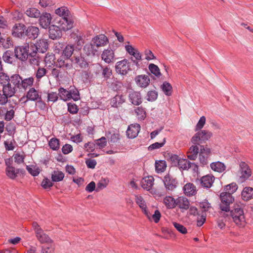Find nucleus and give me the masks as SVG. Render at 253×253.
I'll return each instance as SVG.
<instances>
[{
	"label": "nucleus",
	"mask_w": 253,
	"mask_h": 253,
	"mask_svg": "<svg viewBox=\"0 0 253 253\" xmlns=\"http://www.w3.org/2000/svg\"><path fill=\"white\" fill-rule=\"evenodd\" d=\"M220 199L221 200L219 205L220 210L223 211H229L230 205L234 201L232 195L227 192H223L220 193Z\"/></svg>",
	"instance_id": "f03ea898"
},
{
	"label": "nucleus",
	"mask_w": 253,
	"mask_h": 253,
	"mask_svg": "<svg viewBox=\"0 0 253 253\" xmlns=\"http://www.w3.org/2000/svg\"><path fill=\"white\" fill-rule=\"evenodd\" d=\"M176 206H178L181 209L187 210L189 208V202L185 197H179L176 199Z\"/></svg>",
	"instance_id": "c756f323"
},
{
	"label": "nucleus",
	"mask_w": 253,
	"mask_h": 253,
	"mask_svg": "<svg viewBox=\"0 0 253 253\" xmlns=\"http://www.w3.org/2000/svg\"><path fill=\"white\" fill-rule=\"evenodd\" d=\"M75 50L74 45L67 44L62 50L61 56H64L65 57L72 58V55H74V51Z\"/></svg>",
	"instance_id": "72a5a7b5"
},
{
	"label": "nucleus",
	"mask_w": 253,
	"mask_h": 253,
	"mask_svg": "<svg viewBox=\"0 0 253 253\" xmlns=\"http://www.w3.org/2000/svg\"><path fill=\"white\" fill-rule=\"evenodd\" d=\"M91 42L98 49L99 47L103 46L107 44L108 42V40L105 35L100 34L93 38Z\"/></svg>",
	"instance_id": "6ab92c4d"
},
{
	"label": "nucleus",
	"mask_w": 253,
	"mask_h": 253,
	"mask_svg": "<svg viewBox=\"0 0 253 253\" xmlns=\"http://www.w3.org/2000/svg\"><path fill=\"white\" fill-rule=\"evenodd\" d=\"M238 181L243 183L248 180L252 174V171L249 166L244 162H241L239 164L238 171Z\"/></svg>",
	"instance_id": "7ed1b4c3"
},
{
	"label": "nucleus",
	"mask_w": 253,
	"mask_h": 253,
	"mask_svg": "<svg viewBox=\"0 0 253 253\" xmlns=\"http://www.w3.org/2000/svg\"><path fill=\"white\" fill-rule=\"evenodd\" d=\"M19 173V169H15V167L5 168V174L7 177L11 179H14Z\"/></svg>",
	"instance_id": "4c0bfd02"
},
{
	"label": "nucleus",
	"mask_w": 253,
	"mask_h": 253,
	"mask_svg": "<svg viewBox=\"0 0 253 253\" xmlns=\"http://www.w3.org/2000/svg\"><path fill=\"white\" fill-rule=\"evenodd\" d=\"M36 45L38 47V52L43 53L46 51L48 47V43L46 40L42 39L37 42Z\"/></svg>",
	"instance_id": "c9c22d12"
},
{
	"label": "nucleus",
	"mask_w": 253,
	"mask_h": 253,
	"mask_svg": "<svg viewBox=\"0 0 253 253\" xmlns=\"http://www.w3.org/2000/svg\"><path fill=\"white\" fill-rule=\"evenodd\" d=\"M135 200L136 203L141 209L147 208L145 201L142 197L136 195L135 196Z\"/></svg>",
	"instance_id": "680f3d73"
},
{
	"label": "nucleus",
	"mask_w": 253,
	"mask_h": 253,
	"mask_svg": "<svg viewBox=\"0 0 253 253\" xmlns=\"http://www.w3.org/2000/svg\"><path fill=\"white\" fill-rule=\"evenodd\" d=\"M10 78L7 74L0 72V83L3 85L9 83Z\"/></svg>",
	"instance_id": "0e129e2a"
},
{
	"label": "nucleus",
	"mask_w": 253,
	"mask_h": 253,
	"mask_svg": "<svg viewBox=\"0 0 253 253\" xmlns=\"http://www.w3.org/2000/svg\"><path fill=\"white\" fill-rule=\"evenodd\" d=\"M58 91V95L61 99L64 101H67L71 99V92L69 91L62 87L59 88Z\"/></svg>",
	"instance_id": "79ce46f5"
},
{
	"label": "nucleus",
	"mask_w": 253,
	"mask_h": 253,
	"mask_svg": "<svg viewBox=\"0 0 253 253\" xmlns=\"http://www.w3.org/2000/svg\"><path fill=\"white\" fill-rule=\"evenodd\" d=\"M116 71L122 75H126L130 70V64L126 59H124L116 63Z\"/></svg>",
	"instance_id": "9d476101"
},
{
	"label": "nucleus",
	"mask_w": 253,
	"mask_h": 253,
	"mask_svg": "<svg viewBox=\"0 0 253 253\" xmlns=\"http://www.w3.org/2000/svg\"><path fill=\"white\" fill-rule=\"evenodd\" d=\"M55 64L56 67L64 70H71L73 68L72 58H69L64 56H60Z\"/></svg>",
	"instance_id": "0eeeda50"
},
{
	"label": "nucleus",
	"mask_w": 253,
	"mask_h": 253,
	"mask_svg": "<svg viewBox=\"0 0 253 253\" xmlns=\"http://www.w3.org/2000/svg\"><path fill=\"white\" fill-rule=\"evenodd\" d=\"M72 58L73 63L75 64L77 67L82 69H86L88 67V59L82 53H74Z\"/></svg>",
	"instance_id": "6e6552de"
},
{
	"label": "nucleus",
	"mask_w": 253,
	"mask_h": 253,
	"mask_svg": "<svg viewBox=\"0 0 253 253\" xmlns=\"http://www.w3.org/2000/svg\"><path fill=\"white\" fill-rule=\"evenodd\" d=\"M52 182L53 181H52V180L50 181V179H49L48 178L45 177L43 179L41 185H42V186L44 189L50 188V187H51L53 186Z\"/></svg>",
	"instance_id": "338daca9"
},
{
	"label": "nucleus",
	"mask_w": 253,
	"mask_h": 253,
	"mask_svg": "<svg viewBox=\"0 0 253 253\" xmlns=\"http://www.w3.org/2000/svg\"><path fill=\"white\" fill-rule=\"evenodd\" d=\"M51 19L52 17L50 13H43L39 16V20L40 26L44 29L48 28L50 26Z\"/></svg>",
	"instance_id": "dca6fc26"
},
{
	"label": "nucleus",
	"mask_w": 253,
	"mask_h": 253,
	"mask_svg": "<svg viewBox=\"0 0 253 253\" xmlns=\"http://www.w3.org/2000/svg\"><path fill=\"white\" fill-rule=\"evenodd\" d=\"M154 179L152 176L146 177L141 181L142 187L148 191L150 190L154 185Z\"/></svg>",
	"instance_id": "cd10ccee"
},
{
	"label": "nucleus",
	"mask_w": 253,
	"mask_h": 253,
	"mask_svg": "<svg viewBox=\"0 0 253 253\" xmlns=\"http://www.w3.org/2000/svg\"><path fill=\"white\" fill-rule=\"evenodd\" d=\"M74 21L72 18H61L58 21V25L61 32L67 31L73 27Z\"/></svg>",
	"instance_id": "ddd939ff"
},
{
	"label": "nucleus",
	"mask_w": 253,
	"mask_h": 253,
	"mask_svg": "<svg viewBox=\"0 0 253 253\" xmlns=\"http://www.w3.org/2000/svg\"><path fill=\"white\" fill-rule=\"evenodd\" d=\"M148 68L151 73L155 75L156 77H159L161 75L159 67L154 64H150Z\"/></svg>",
	"instance_id": "603ef678"
},
{
	"label": "nucleus",
	"mask_w": 253,
	"mask_h": 253,
	"mask_svg": "<svg viewBox=\"0 0 253 253\" xmlns=\"http://www.w3.org/2000/svg\"><path fill=\"white\" fill-rule=\"evenodd\" d=\"M13 52L11 50H6L2 56L3 61L8 63H12L13 62Z\"/></svg>",
	"instance_id": "de8ad7c7"
},
{
	"label": "nucleus",
	"mask_w": 253,
	"mask_h": 253,
	"mask_svg": "<svg viewBox=\"0 0 253 253\" xmlns=\"http://www.w3.org/2000/svg\"><path fill=\"white\" fill-rule=\"evenodd\" d=\"M26 97L29 100L35 101L41 99V95L39 94L38 90L34 87H32L27 92Z\"/></svg>",
	"instance_id": "393cba45"
},
{
	"label": "nucleus",
	"mask_w": 253,
	"mask_h": 253,
	"mask_svg": "<svg viewBox=\"0 0 253 253\" xmlns=\"http://www.w3.org/2000/svg\"><path fill=\"white\" fill-rule=\"evenodd\" d=\"M238 189V186L235 182H232L229 184L226 185L224 187L225 192L230 193L231 195L235 193Z\"/></svg>",
	"instance_id": "09e8293b"
},
{
	"label": "nucleus",
	"mask_w": 253,
	"mask_h": 253,
	"mask_svg": "<svg viewBox=\"0 0 253 253\" xmlns=\"http://www.w3.org/2000/svg\"><path fill=\"white\" fill-rule=\"evenodd\" d=\"M14 108V107L12 105H9L10 110L6 111L4 116V119L6 121H9L13 118L15 113Z\"/></svg>",
	"instance_id": "3c124183"
},
{
	"label": "nucleus",
	"mask_w": 253,
	"mask_h": 253,
	"mask_svg": "<svg viewBox=\"0 0 253 253\" xmlns=\"http://www.w3.org/2000/svg\"><path fill=\"white\" fill-rule=\"evenodd\" d=\"M34 82V78L32 77L25 78L24 79H22L20 89H24V90H26L28 88H30L33 85Z\"/></svg>",
	"instance_id": "e433bc0d"
},
{
	"label": "nucleus",
	"mask_w": 253,
	"mask_h": 253,
	"mask_svg": "<svg viewBox=\"0 0 253 253\" xmlns=\"http://www.w3.org/2000/svg\"><path fill=\"white\" fill-rule=\"evenodd\" d=\"M49 146L53 150H57L59 148V140L56 138H52L49 141Z\"/></svg>",
	"instance_id": "864d4df0"
},
{
	"label": "nucleus",
	"mask_w": 253,
	"mask_h": 253,
	"mask_svg": "<svg viewBox=\"0 0 253 253\" xmlns=\"http://www.w3.org/2000/svg\"><path fill=\"white\" fill-rule=\"evenodd\" d=\"M140 129V126L139 124L130 125L126 130V135L129 138L136 137Z\"/></svg>",
	"instance_id": "4be33fe9"
},
{
	"label": "nucleus",
	"mask_w": 253,
	"mask_h": 253,
	"mask_svg": "<svg viewBox=\"0 0 253 253\" xmlns=\"http://www.w3.org/2000/svg\"><path fill=\"white\" fill-rule=\"evenodd\" d=\"M3 93L5 94L7 97H11L13 96L16 92V88L15 87L12 86L10 83L3 85L2 89Z\"/></svg>",
	"instance_id": "c85d7f7f"
},
{
	"label": "nucleus",
	"mask_w": 253,
	"mask_h": 253,
	"mask_svg": "<svg viewBox=\"0 0 253 253\" xmlns=\"http://www.w3.org/2000/svg\"><path fill=\"white\" fill-rule=\"evenodd\" d=\"M22 78L18 74H14L10 77L9 83L15 87L16 88L20 89Z\"/></svg>",
	"instance_id": "f704fd0d"
},
{
	"label": "nucleus",
	"mask_w": 253,
	"mask_h": 253,
	"mask_svg": "<svg viewBox=\"0 0 253 253\" xmlns=\"http://www.w3.org/2000/svg\"><path fill=\"white\" fill-rule=\"evenodd\" d=\"M47 70L43 67H39L36 73V77L40 81L43 76L46 75Z\"/></svg>",
	"instance_id": "5fc2aeb1"
},
{
	"label": "nucleus",
	"mask_w": 253,
	"mask_h": 253,
	"mask_svg": "<svg viewBox=\"0 0 253 253\" xmlns=\"http://www.w3.org/2000/svg\"><path fill=\"white\" fill-rule=\"evenodd\" d=\"M200 153L199 147L197 145L191 146L187 153V158L190 160L194 161Z\"/></svg>",
	"instance_id": "a878e982"
},
{
	"label": "nucleus",
	"mask_w": 253,
	"mask_h": 253,
	"mask_svg": "<svg viewBox=\"0 0 253 253\" xmlns=\"http://www.w3.org/2000/svg\"><path fill=\"white\" fill-rule=\"evenodd\" d=\"M241 196L242 199L246 201L253 198V188L250 187L244 188L242 192Z\"/></svg>",
	"instance_id": "473e14b6"
},
{
	"label": "nucleus",
	"mask_w": 253,
	"mask_h": 253,
	"mask_svg": "<svg viewBox=\"0 0 253 253\" xmlns=\"http://www.w3.org/2000/svg\"><path fill=\"white\" fill-rule=\"evenodd\" d=\"M55 13L61 17V18H72L70 11L67 7L65 6L61 7L56 9L55 10Z\"/></svg>",
	"instance_id": "2f4dec72"
},
{
	"label": "nucleus",
	"mask_w": 253,
	"mask_h": 253,
	"mask_svg": "<svg viewBox=\"0 0 253 253\" xmlns=\"http://www.w3.org/2000/svg\"><path fill=\"white\" fill-rule=\"evenodd\" d=\"M49 37L52 40H57L62 37V33L57 25H52L48 27Z\"/></svg>",
	"instance_id": "f3484780"
},
{
	"label": "nucleus",
	"mask_w": 253,
	"mask_h": 253,
	"mask_svg": "<svg viewBox=\"0 0 253 253\" xmlns=\"http://www.w3.org/2000/svg\"><path fill=\"white\" fill-rule=\"evenodd\" d=\"M135 112L136 114L138 120L141 121L144 120L146 118V112L144 108L141 107H137L135 109Z\"/></svg>",
	"instance_id": "8fccbe9b"
},
{
	"label": "nucleus",
	"mask_w": 253,
	"mask_h": 253,
	"mask_svg": "<svg viewBox=\"0 0 253 253\" xmlns=\"http://www.w3.org/2000/svg\"><path fill=\"white\" fill-rule=\"evenodd\" d=\"M212 133L208 130H203L197 132L191 138V142L195 145H200L208 140Z\"/></svg>",
	"instance_id": "20e7f679"
},
{
	"label": "nucleus",
	"mask_w": 253,
	"mask_h": 253,
	"mask_svg": "<svg viewBox=\"0 0 253 253\" xmlns=\"http://www.w3.org/2000/svg\"><path fill=\"white\" fill-rule=\"evenodd\" d=\"M32 228L35 231L37 239L41 243H49L51 242L50 237L44 232L37 222H33Z\"/></svg>",
	"instance_id": "39448f33"
},
{
	"label": "nucleus",
	"mask_w": 253,
	"mask_h": 253,
	"mask_svg": "<svg viewBox=\"0 0 253 253\" xmlns=\"http://www.w3.org/2000/svg\"><path fill=\"white\" fill-rule=\"evenodd\" d=\"M26 26L21 23L15 24L12 27V35L13 37L25 38Z\"/></svg>",
	"instance_id": "9b49d317"
},
{
	"label": "nucleus",
	"mask_w": 253,
	"mask_h": 253,
	"mask_svg": "<svg viewBox=\"0 0 253 253\" xmlns=\"http://www.w3.org/2000/svg\"><path fill=\"white\" fill-rule=\"evenodd\" d=\"M211 149L207 146H201L199 153V161L200 163L203 165H206L208 163V158L211 154Z\"/></svg>",
	"instance_id": "f8f14e48"
},
{
	"label": "nucleus",
	"mask_w": 253,
	"mask_h": 253,
	"mask_svg": "<svg viewBox=\"0 0 253 253\" xmlns=\"http://www.w3.org/2000/svg\"><path fill=\"white\" fill-rule=\"evenodd\" d=\"M75 40V42L76 43V48L78 49V50H81L83 45L84 43V40L83 37L80 35H78L76 36V38H74Z\"/></svg>",
	"instance_id": "13d9d810"
},
{
	"label": "nucleus",
	"mask_w": 253,
	"mask_h": 253,
	"mask_svg": "<svg viewBox=\"0 0 253 253\" xmlns=\"http://www.w3.org/2000/svg\"><path fill=\"white\" fill-rule=\"evenodd\" d=\"M39 29L35 26H30L26 28L25 38L27 37L29 39L35 40L39 35Z\"/></svg>",
	"instance_id": "a211bd4d"
},
{
	"label": "nucleus",
	"mask_w": 253,
	"mask_h": 253,
	"mask_svg": "<svg viewBox=\"0 0 253 253\" xmlns=\"http://www.w3.org/2000/svg\"><path fill=\"white\" fill-rule=\"evenodd\" d=\"M64 177V174L61 171L54 170L51 173V179L53 182L62 181Z\"/></svg>",
	"instance_id": "37998d69"
},
{
	"label": "nucleus",
	"mask_w": 253,
	"mask_h": 253,
	"mask_svg": "<svg viewBox=\"0 0 253 253\" xmlns=\"http://www.w3.org/2000/svg\"><path fill=\"white\" fill-rule=\"evenodd\" d=\"M230 217H231L235 223L240 226H243L245 223V218L244 212L243 209L239 206L237 205L230 210Z\"/></svg>",
	"instance_id": "f257e3e1"
},
{
	"label": "nucleus",
	"mask_w": 253,
	"mask_h": 253,
	"mask_svg": "<svg viewBox=\"0 0 253 253\" xmlns=\"http://www.w3.org/2000/svg\"><path fill=\"white\" fill-rule=\"evenodd\" d=\"M101 58L107 63H110L113 62L115 59L114 50L110 48L105 49L102 53Z\"/></svg>",
	"instance_id": "412c9836"
},
{
	"label": "nucleus",
	"mask_w": 253,
	"mask_h": 253,
	"mask_svg": "<svg viewBox=\"0 0 253 253\" xmlns=\"http://www.w3.org/2000/svg\"><path fill=\"white\" fill-rule=\"evenodd\" d=\"M26 169L33 176H37L40 172V169L39 168H36L33 166H27Z\"/></svg>",
	"instance_id": "052dcab7"
},
{
	"label": "nucleus",
	"mask_w": 253,
	"mask_h": 253,
	"mask_svg": "<svg viewBox=\"0 0 253 253\" xmlns=\"http://www.w3.org/2000/svg\"><path fill=\"white\" fill-rule=\"evenodd\" d=\"M165 188L168 191H172L177 187L178 182L176 178L169 173L167 174L163 179Z\"/></svg>",
	"instance_id": "1a4fd4ad"
},
{
	"label": "nucleus",
	"mask_w": 253,
	"mask_h": 253,
	"mask_svg": "<svg viewBox=\"0 0 253 253\" xmlns=\"http://www.w3.org/2000/svg\"><path fill=\"white\" fill-rule=\"evenodd\" d=\"M214 180V177L210 175H207L203 176L201 179V183L202 185L206 188H210Z\"/></svg>",
	"instance_id": "7c9ffc66"
},
{
	"label": "nucleus",
	"mask_w": 253,
	"mask_h": 253,
	"mask_svg": "<svg viewBox=\"0 0 253 253\" xmlns=\"http://www.w3.org/2000/svg\"><path fill=\"white\" fill-rule=\"evenodd\" d=\"M206 117L205 116H202L200 118L195 128V131H198V130L201 129L204 126L206 123Z\"/></svg>",
	"instance_id": "774afa93"
},
{
	"label": "nucleus",
	"mask_w": 253,
	"mask_h": 253,
	"mask_svg": "<svg viewBox=\"0 0 253 253\" xmlns=\"http://www.w3.org/2000/svg\"><path fill=\"white\" fill-rule=\"evenodd\" d=\"M83 50L87 55H95L98 52V49L91 41L84 45Z\"/></svg>",
	"instance_id": "5701e85b"
},
{
	"label": "nucleus",
	"mask_w": 253,
	"mask_h": 253,
	"mask_svg": "<svg viewBox=\"0 0 253 253\" xmlns=\"http://www.w3.org/2000/svg\"><path fill=\"white\" fill-rule=\"evenodd\" d=\"M167 167L166 163L165 161L160 160L155 163L156 171L158 173L162 172L165 171Z\"/></svg>",
	"instance_id": "a18cd8bd"
},
{
	"label": "nucleus",
	"mask_w": 253,
	"mask_h": 253,
	"mask_svg": "<svg viewBox=\"0 0 253 253\" xmlns=\"http://www.w3.org/2000/svg\"><path fill=\"white\" fill-rule=\"evenodd\" d=\"M177 166L179 169L182 170H188L190 168H192L193 171H197L198 169L196 164L190 162L186 159H181Z\"/></svg>",
	"instance_id": "4468645a"
},
{
	"label": "nucleus",
	"mask_w": 253,
	"mask_h": 253,
	"mask_svg": "<svg viewBox=\"0 0 253 253\" xmlns=\"http://www.w3.org/2000/svg\"><path fill=\"white\" fill-rule=\"evenodd\" d=\"M158 92L155 90L149 91L147 95V100L148 101L153 102L155 101L158 98Z\"/></svg>",
	"instance_id": "6e6d98bb"
},
{
	"label": "nucleus",
	"mask_w": 253,
	"mask_h": 253,
	"mask_svg": "<svg viewBox=\"0 0 253 253\" xmlns=\"http://www.w3.org/2000/svg\"><path fill=\"white\" fill-rule=\"evenodd\" d=\"M94 67L96 70L95 74L96 75L99 74L100 71L102 70V76L106 79L110 78L112 75V70L109 67L106 66L103 68L101 65L96 64L94 65Z\"/></svg>",
	"instance_id": "aec40b11"
},
{
	"label": "nucleus",
	"mask_w": 253,
	"mask_h": 253,
	"mask_svg": "<svg viewBox=\"0 0 253 253\" xmlns=\"http://www.w3.org/2000/svg\"><path fill=\"white\" fill-rule=\"evenodd\" d=\"M211 169L215 171L222 172L225 170L226 166L220 162H213L211 164Z\"/></svg>",
	"instance_id": "58836bf2"
},
{
	"label": "nucleus",
	"mask_w": 253,
	"mask_h": 253,
	"mask_svg": "<svg viewBox=\"0 0 253 253\" xmlns=\"http://www.w3.org/2000/svg\"><path fill=\"white\" fill-rule=\"evenodd\" d=\"M28 51V43H25L23 45L16 46L14 50V56L21 61H25L29 56Z\"/></svg>",
	"instance_id": "423d86ee"
},
{
	"label": "nucleus",
	"mask_w": 253,
	"mask_h": 253,
	"mask_svg": "<svg viewBox=\"0 0 253 253\" xmlns=\"http://www.w3.org/2000/svg\"><path fill=\"white\" fill-rule=\"evenodd\" d=\"M163 201L164 204L168 209H172L176 207V200L171 196H166Z\"/></svg>",
	"instance_id": "ea45409f"
},
{
	"label": "nucleus",
	"mask_w": 253,
	"mask_h": 253,
	"mask_svg": "<svg viewBox=\"0 0 253 253\" xmlns=\"http://www.w3.org/2000/svg\"><path fill=\"white\" fill-rule=\"evenodd\" d=\"M185 194L187 196H193L196 193V187L192 183H187L183 187Z\"/></svg>",
	"instance_id": "a19ab883"
},
{
	"label": "nucleus",
	"mask_w": 253,
	"mask_h": 253,
	"mask_svg": "<svg viewBox=\"0 0 253 253\" xmlns=\"http://www.w3.org/2000/svg\"><path fill=\"white\" fill-rule=\"evenodd\" d=\"M125 96L123 95L117 94L110 100V105L112 107L117 108L119 106L125 102Z\"/></svg>",
	"instance_id": "bb28decb"
},
{
	"label": "nucleus",
	"mask_w": 253,
	"mask_h": 253,
	"mask_svg": "<svg viewBox=\"0 0 253 253\" xmlns=\"http://www.w3.org/2000/svg\"><path fill=\"white\" fill-rule=\"evenodd\" d=\"M161 88L166 95L170 96L171 95L172 87L169 83L167 82H164L161 85Z\"/></svg>",
	"instance_id": "49530a36"
},
{
	"label": "nucleus",
	"mask_w": 253,
	"mask_h": 253,
	"mask_svg": "<svg viewBox=\"0 0 253 253\" xmlns=\"http://www.w3.org/2000/svg\"><path fill=\"white\" fill-rule=\"evenodd\" d=\"M137 84L141 87H147L150 83V79L145 75H139L135 78Z\"/></svg>",
	"instance_id": "b1692460"
},
{
	"label": "nucleus",
	"mask_w": 253,
	"mask_h": 253,
	"mask_svg": "<svg viewBox=\"0 0 253 253\" xmlns=\"http://www.w3.org/2000/svg\"><path fill=\"white\" fill-rule=\"evenodd\" d=\"M128 100L134 105L138 106L142 102L141 93L139 91L131 90L129 92Z\"/></svg>",
	"instance_id": "2eb2a0df"
},
{
	"label": "nucleus",
	"mask_w": 253,
	"mask_h": 253,
	"mask_svg": "<svg viewBox=\"0 0 253 253\" xmlns=\"http://www.w3.org/2000/svg\"><path fill=\"white\" fill-rule=\"evenodd\" d=\"M166 142L165 138L163 139V141L162 142L159 143V142H155L151 145H150L148 147V150L150 151H152L156 149H158L160 148H161L163 147Z\"/></svg>",
	"instance_id": "69168bd1"
},
{
	"label": "nucleus",
	"mask_w": 253,
	"mask_h": 253,
	"mask_svg": "<svg viewBox=\"0 0 253 253\" xmlns=\"http://www.w3.org/2000/svg\"><path fill=\"white\" fill-rule=\"evenodd\" d=\"M38 52V47L35 44L31 43L29 44L28 54L29 56H34L37 54Z\"/></svg>",
	"instance_id": "bf43d9fd"
},
{
	"label": "nucleus",
	"mask_w": 253,
	"mask_h": 253,
	"mask_svg": "<svg viewBox=\"0 0 253 253\" xmlns=\"http://www.w3.org/2000/svg\"><path fill=\"white\" fill-rule=\"evenodd\" d=\"M174 227L180 233L185 234L187 232V229L183 225L177 222H173Z\"/></svg>",
	"instance_id": "e2e57ef3"
},
{
	"label": "nucleus",
	"mask_w": 253,
	"mask_h": 253,
	"mask_svg": "<svg viewBox=\"0 0 253 253\" xmlns=\"http://www.w3.org/2000/svg\"><path fill=\"white\" fill-rule=\"evenodd\" d=\"M25 14L30 17L38 18L41 15V12L36 8H29L26 10Z\"/></svg>",
	"instance_id": "c03bdc74"
},
{
	"label": "nucleus",
	"mask_w": 253,
	"mask_h": 253,
	"mask_svg": "<svg viewBox=\"0 0 253 253\" xmlns=\"http://www.w3.org/2000/svg\"><path fill=\"white\" fill-rule=\"evenodd\" d=\"M199 206L202 210V213H206V211H208L211 208V204L208 202L207 200L199 203Z\"/></svg>",
	"instance_id": "4d7b16f0"
}]
</instances>
